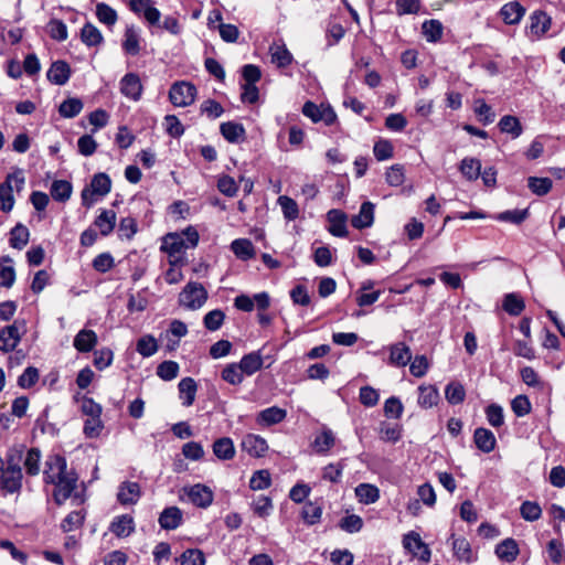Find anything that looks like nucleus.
I'll return each mask as SVG.
<instances>
[{
	"label": "nucleus",
	"instance_id": "obj_12",
	"mask_svg": "<svg viewBox=\"0 0 565 565\" xmlns=\"http://www.w3.org/2000/svg\"><path fill=\"white\" fill-rule=\"evenodd\" d=\"M120 92L131 100H138L141 94V81L135 73H128L120 79Z\"/></svg>",
	"mask_w": 565,
	"mask_h": 565
},
{
	"label": "nucleus",
	"instance_id": "obj_19",
	"mask_svg": "<svg viewBox=\"0 0 565 565\" xmlns=\"http://www.w3.org/2000/svg\"><path fill=\"white\" fill-rule=\"evenodd\" d=\"M270 61L277 67L282 68L292 63V54L284 43H273L269 46Z\"/></svg>",
	"mask_w": 565,
	"mask_h": 565
},
{
	"label": "nucleus",
	"instance_id": "obj_41",
	"mask_svg": "<svg viewBox=\"0 0 565 565\" xmlns=\"http://www.w3.org/2000/svg\"><path fill=\"white\" fill-rule=\"evenodd\" d=\"M322 507L316 502L308 501L301 511V518L307 525H315L320 522Z\"/></svg>",
	"mask_w": 565,
	"mask_h": 565
},
{
	"label": "nucleus",
	"instance_id": "obj_10",
	"mask_svg": "<svg viewBox=\"0 0 565 565\" xmlns=\"http://www.w3.org/2000/svg\"><path fill=\"white\" fill-rule=\"evenodd\" d=\"M241 447L250 457L260 458L268 451V444L265 438L256 434H247L243 437Z\"/></svg>",
	"mask_w": 565,
	"mask_h": 565
},
{
	"label": "nucleus",
	"instance_id": "obj_18",
	"mask_svg": "<svg viewBox=\"0 0 565 565\" xmlns=\"http://www.w3.org/2000/svg\"><path fill=\"white\" fill-rule=\"evenodd\" d=\"M330 223L329 232L337 237H344L348 234L347 216L340 210H330L327 214Z\"/></svg>",
	"mask_w": 565,
	"mask_h": 565
},
{
	"label": "nucleus",
	"instance_id": "obj_39",
	"mask_svg": "<svg viewBox=\"0 0 565 565\" xmlns=\"http://www.w3.org/2000/svg\"><path fill=\"white\" fill-rule=\"evenodd\" d=\"M11 264L12 258L10 256H2L0 258V286L11 288L15 281V270L13 266H6L4 264Z\"/></svg>",
	"mask_w": 565,
	"mask_h": 565
},
{
	"label": "nucleus",
	"instance_id": "obj_53",
	"mask_svg": "<svg viewBox=\"0 0 565 565\" xmlns=\"http://www.w3.org/2000/svg\"><path fill=\"white\" fill-rule=\"evenodd\" d=\"M177 561L181 565H205L204 553L199 548L185 550Z\"/></svg>",
	"mask_w": 565,
	"mask_h": 565
},
{
	"label": "nucleus",
	"instance_id": "obj_11",
	"mask_svg": "<svg viewBox=\"0 0 565 565\" xmlns=\"http://www.w3.org/2000/svg\"><path fill=\"white\" fill-rule=\"evenodd\" d=\"M185 493L191 503L199 508L210 507L214 499L213 491L207 486L201 483L185 489Z\"/></svg>",
	"mask_w": 565,
	"mask_h": 565
},
{
	"label": "nucleus",
	"instance_id": "obj_6",
	"mask_svg": "<svg viewBox=\"0 0 565 565\" xmlns=\"http://www.w3.org/2000/svg\"><path fill=\"white\" fill-rule=\"evenodd\" d=\"M25 332V321L15 320L12 324L0 330V351L11 352L19 344Z\"/></svg>",
	"mask_w": 565,
	"mask_h": 565
},
{
	"label": "nucleus",
	"instance_id": "obj_2",
	"mask_svg": "<svg viewBox=\"0 0 565 565\" xmlns=\"http://www.w3.org/2000/svg\"><path fill=\"white\" fill-rule=\"evenodd\" d=\"M25 183V178L22 169H15L6 177V180L0 183V210L4 213L10 212L14 206L13 191L20 193Z\"/></svg>",
	"mask_w": 565,
	"mask_h": 565
},
{
	"label": "nucleus",
	"instance_id": "obj_40",
	"mask_svg": "<svg viewBox=\"0 0 565 565\" xmlns=\"http://www.w3.org/2000/svg\"><path fill=\"white\" fill-rule=\"evenodd\" d=\"M24 446H14L9 448L6 454V460L3 461L4 469L8 470H22L21 461L23 460Z\"/></svg>",
	"mask_w": 565,
	"mask_h": 565
},
{
	"label": "nucleus",
	"instance_id": "obj_17",
	"mask_svg": "<svg viewBox=\"0 0 565 565\" xmlns=\"http://www.w3.org/2000/svg\"><path fill=\"white\" fill-rule=\"evenodd\" d=\"M525 14L524 7L518 1H510L505 3L501 10L500 15L507 24H518Z\"/></svg>",
	"mask_w": 565,
	"mask_h": 565
},
{
	"label": "nucleus",
	"instance_id": "obj_46",
	"mask_svg": "<svg viewBox=\"0 0 565 565\" xmlns=\"http://www.w3.org/2000/svg\"><path fill=\"white\" fill-rule=\"evenodd\" d=\"M501 132L510 134L512 138H518L522 134L520 120L510 115L503 116L498 124Z\"/></svg>",
	"mask_w": 565,
	"mask_h": 565
},
{
	"label": "nucleus",
	"instance_id": "obj_56",
	"mask_svg": "<svg viewBox=\"0 0 565 565\" xmlns=\"http://www.w3.org/2000/svg\"><path fill=\"white\" fill-rule=\"evenodd\" d=\"M224 319L225 313L221 309H214L204 316L203 323L209 331H216L222 327Z\"/></svg>",
	"mask_w": 565,
	"mask_h": 565
},
{
	"label": "nucleus",
	"instance_id": "obj_54",
	"mask_svg": "<svg viewBox=\"0 0 565 565\" xmlns=\"http://www.w3.org/2000/svg\"><path fill=\"white\" fill-rule=\"evenodd\" d=\"M553 185V181L550 178H536L530 177L527 179L529 189L536 195L547 194Z\"/></svg>",
	"mask_w": 565,
	"mask_h": 565
},
{
	"label": "nucleus",
	"instance_id": "obj_9",
	"mask_svg": "<svg viewBox=\"0 0 565 565\" xmlns=\"http://www.w3.org/2000/svg\"><path fill=\"white\" fill-rule=\"evenodd\" d=\"M403 546L414 556L427 563L430 559V550L422 541L420 535L414 531L408 532L403 537Z\"/></svg>",
	"mask_w": 565,
	"mask_h": 565
},
{
	"label": "nucleus",
	"instance_id": "obj_55",
	"mask_svg": "<svg viewBox=\"0 0 565 565\" xmlns=\"http://www.w3.org/2000/svg\"><path fill=\"white\" fill-rule=\"evenodd\" d=\"M270 484V473L266 469L255 471L249 479V488L255 491L267 489Z\"/></svg>",
	"mask_w": 565,
	"mask_h": 565
},
{
	"label": "nucleus",
	"instance_id": "obj_62",
	"mask_svg": "<svg viewBox=\"0 0 565 565\" xmlns=\"http://www.w3.org/2000/svg\"><path fill=\"white\" fill-rule=\"evenodd\" d=\"M386 182L391 186H399L405 181V171L402 164H393L385 173Z\"/></svg>",
	"mask_w": 565,
	"mask_h": 565
},
{
	"label": "nucleus",
	"instance_id": "obj_37",
	"mask_svg": "<svg viewBox=\"0 0 565 565\" xmlns=\"http://www.w3.org/2000/svg\"><path fill=\"white\" fill-rule=\"evenodd\" d=\"M30 232L23 224H17L10 231V246L21 250L29 242Z\"/></svg>",
	"mask_w": 565,
	"mask_h": 565
},
{
	"label": "nucleus",
	"instance_id": "obj_4",
	"mask_svg": "<svg viewBox=\"0 0 565 565\" xmlns=\"http://www.w3.org/2000/svg\"><path fill=\"white\" fill-rule=\"evenodd\" d=\"M207 300V291L202 284L190 281L179 294V305L189 310H198Z\"/></svg>",
	"mask_w": 565,
	"mask_h": 565
},
{
	"label": "nucleus",
	"instance_id": "obj_23",
	"mask_svg": "<svg viewBox=\"0 0 565 565\" xmlns=\"http://www.w3.org/2000/svg\"><path fill=\"white\" fill-rule=\"evenodd\" d=\"M374 222V204L371 202L362 203L358 215L353 216L351 224L358 230L370 227Z\"/></svg>",
	"mask_w": 565,
	"mask_h": 565
},
{
	"label": "nucleus",
	"instance_id": "obj_15",
	"mask_svg": "<svg viewBox=\"0 0 565 565\" xmlns=\"http://www.w3.org/2000/svg\"><path fill=\"white\" fill-rule=\"evenodd\" d=\"M22 470H8L4 469L1 479V490L6 493L19 492L22 488Z\"/></svg>",
	"mask_w": 565,
	"mask_h": 565
},
{
	"label": "nucleus",
	"instance_id": "obj_3",
	"mask_svg": "<svg viewBox=\"0 0 565 565\" xmlns=\"http://www.w3.org/2000/svg\"><path fill=\"white\" fill-rule=\"evenodd\" d=\"M143 19L148 22L153 34L158 33L159 30H166L172 35H178L181 32L180 23L174 17L167 15L161 21V12L151 4L143 3Z\"/></svg>",
	"mask_w": 565,
	"mask_h": 565
},
{
	"label": "nucleus",
	"instance_id": "obj_14",
	"mask_svg": "<svg viewBox=\"0 0 565 565\" xmlns=\"http://www.w3.org/2000/svg\"><path fill=\"white\" fill-rule=\"evenodd\" d=\"M286 416L287 412L285 409L271 406L258 413L256 423L262 427H268L281 423Z\"/></svg>",
	"mask_w": 565,
	"mask_h": 565
},
{
	"label": "nucleus",
	"instance_id": "obj_22",
	"mask_svg": "<svg viewBox=\"0 0 565 565\" xmlns=\"http://www.w3.org/2000/svg\"><path fill=\"white\" fill-rule=\"evenodd\" d=\"M551 26V18L543 11H534L530 17V33L536 38L542 36Z\"/></svg>",
	"mask_w": 565,
	"mask_h": 565
},
{
	"label": "nucleus",
	"instance_id": "obj_57",
	"mask_svg": "<svg viewBox=\"0 0 565 565\" xmlns=\"http://www.w3.org/2000/svg\"><path fill=\"white\" fill-rule=\"evenodd\" d=\"M85 519V513L81 511H73L66 515L61 523V529L64 532H72L82 526Z\"/></svg>",
	"mask_w": 565,
	"mask_h": 565
},
{
	"label": "nucleus",
	"instance_id": "obj_61",
	"mask_svg": "<svg viewBox=\"0 0 565 565\" xmlns=\"http://www.w3.org/2000/svg\"><path fill=\"white\" fill-rule=\"evenodd\" d=\"M486 416L488 423L494 427H501L504 424L503 408L498 404H490L486 408Z\"/></svg>",
	"mask_w": 565,
	"mask_h": 565
},
{
	"label": "nucleus",
	"instance_id": "obj_26",
	"mask_svg": "<svg viewBox=\"0 0 565 565\" xmlns=\"http://www.w3.org/2000/svg\"><path fill=\"white\" fill-rule=\"evenodd\" d=\"M109 531L118 537H126L134 531V519L128 515H119L113 520Z\"/></svg>",
	"mask_w": 565,
	"mask_h": 565
},
{
	"label": "nucleus",
	"instance_id": "obj_38",
	"mask_svg": "<svg viewBox=\"0 0 565 565\" xmlns=\"http://www.w3.org/2000/svg\"><path fill=\"white\" fill-rule=\"evenodd\" d=\"M459 170L467 180L475 181L481 174V162L476 158H463Z\"/></svg>",
	"mask_w": 565,
	"mask_h": 565
},
{
	"label": "nucleus",
	"instance_id": "obj_20",
	"mask_svg": "<svg viewBox=\"0 0 565 565\" xmlns=\"http://www.w3.org/2000/svg\"><path fill=\"white\" fill-rule=\"evenodd\" d=\"M183 520V513L178 507L166 508L160 516V526L164 530H174L181 525Z\"/></svg>",
	"mask_w": 565,
	"mask_h": 565
},
{
	"label": "nucleus",
	"instance_id": "obj_48",
	"mask_svg": "<svg viewBox=\"0 0 565 565\" xmlns=\"http://www.w3.org/2000/svg\"><path fill=\"white\" fill-rule=\"evenodd\" d=\"M81 39L87 46H96L103 42L100 31L92 23H86L82 28Z\"/></svg>",
	"mask_w": 565,
	"mask_h": 565
},
{
	"label": "nucleus",
	"instance_id": "obj_28",
	"mask_svg": "<svg viewBox=\"0 0 565 565\" xmlns=\"http://www.w3.org/2000/svg\"><path fill=\"white\" fill-rule=\"evenodd\" d=\"M244 374L250 376L263 367V356L259 351L245 354L239 361Z\"/></svg>",
	"mask_w": 565,
	"mask_h": 565
},
{
	"label": "nucleus",
	"instance_id": "obj_13",
	"mask_svg": "<svg viewBox=\"0 0 565 565\" xmlns=\"http://www.w3.org/2000/svg\"><path fill=\"white\" fill-rule=\"evenodd\" d=\"M47 79L55 85H64L71 77V67L65 61H55L51 64L47 73Z\"/></svg>",
	"mask_w": 565,
	"mask_h": 565
},
{
	"label": "nucleus",
	"instance_id": "obj_59",
	"mask_svg": "<svg viewBox=\"0 0 565 565\" xmlns=\"http://www.w3.org/2000/svg\"><path fill=\"white\" fill-rule=\"evenodd\" d=\"M96 15L99 20V22L113 25L117 21V13L116 11L109 7L108 4L100 2L96 6Z\"/></svg>",
	"mask_w": 565,
	"mask_h": 565
},
{
	"label": "nucleus",
	"instance_id": "obj_29",
	"mask_svg": "<svg viewBox=\"0 0 565 565\" xmlns=\"http://www.w3.org/2000/svg\"><path fill=\"white\" fill-rule=\"evenodd\" d=\"M116 224V213L113 210H102L100 214L95 218L94 225L99 230L103 236L109 235Z\"/></svg>",
	"mask_w": 565,
	"mask_h": 565
},
{
	"label": "nucleus",
	"instance_id": "obj_25",
	"mask_svg": "<svg viewBox=\"0 0 565 565\" xmlns=\"http://www.w3.org/2000/svg\"><path fill=\"white\" fill-rule=\"evenodd\" d=\"M179 397L183 406H191L194 403L196 395V383L192 377H184L179 382Z\"/></svg>",
	"mask_w": 565,
	"mask_h": 565
},
{
	"label": "nucleus",
	"instance_id": "obj_42",
	"mask_svg": "<svg viewBox=\"0 0 565 565\" xmlns=\"http://www.w3.org/2000/svg\"><path fill=\"white\" fill-rule=\"evenodd\" d=\"M122 50L129 55H137L139 52V38L134 25L127 26L125 31Z\"/></svg>",
	"mask_w": 565,
	"mask_h": 565
},
{
	"label": "nucleus",
	"instance_id": "obj_64",
	"mask_svg": "<svg viewBox=\"0 0 565 565\" xmlns=\"http://www.w3.org/2000/svg\"><path fill=\"white\" fill-rule=\"evenodd\" d=\"M520 513L524 520L533 522L541 518L542 510L536 502L525 501L520 508Z\"/></svg>",
	"mask_w": 565,
	"mask_h": 565
},
{
	"label": "nucleus",
	"instance_id": "obj_50",
	"mask_svg": "<svg viewBox=\"0 0 565 565\" xmlns=\"http://www.w3.org/2000/svg\"><path fill=\"white\" fill-rule=\"evenodd\" d=\"M83 109V102L79 98H67L58 107V113L64 118H73Z\"/></svg>",
	"mask_w": 565,
	"mask_h": 565
},
{
	"label": "nucleus",
	"instance_id": "obj_34",
	"mask_svg": "<svg viewBox=\"0 0 565 565\" xmlns=\"http://www.w3.org/2000/svg\"><path fill=\"white\" fill-rule=\"evenodd\" d=\"M495 554L502 561H505L508 563L513 562L519 554V547L516 542L513 539H505L504 541L497 545Z\"/></svg>",
	"mask_w": 565,
	"mask_h": 565
},
{
	"label": "nucleus",
	"instance_id": "obj_1",
	"mask_svg": "<svg viewBox=\"0 0 565 565\" xmlns=\"http://www.w3.org/2000/svg\"><path fill=\"white\" fill-rule=\"evenodd\" d=\"M45 483L54 484L53 498L61 505L76 488L77 476L73 470H67L66 459L61 455L49 456L43 471Z\"/></svg>",
	"mask_w": 565,
	"mask_h": 565
},
{
	"label": "nucleus",
	"instance_id": "obj_16",
	"mask_svg": "<svg viewBox=\"0 0 565 565\" xmlns=\"http://www.w3.org/2000/svg\"><path fill=\"white\" fill-rule=\"evenodd\" d=\"M412 360V352L404 342H397L390 347V363L394 366H406Z\"/></svg>",
	"mask_w": 565,
	"mask_h": 565
},
{
	"label": "nucleus",
	"instance_id": "obj_5",
	"mask_svg": "<svg viewBox=\"0 0 565 565\" xmlns=\"http://www.w3.org/2000/svg\"><path fill=\"white\" fill-rule=\"evenodd\" d=\"M111 180L106 173H97L93 177L88 186L82 191V204L90 207L96 202V195L105 196L110 192Z\"/></svg>",
	"mask_w": 565,
	"mask_h": 565
},
{
	"label": "nucleus",
	"instance_id": "obj_35",
	"mask_svg": "<svg viewBox=\"0 0 565 565\" xmlns=\"http://www.w3.org/2000/svg\"><path fill=\"white\" fill-rule=\"evenodd\" d=\"M140 495V487L137 482H125L120 487L117 498L121 504L136 503Z\"/></svg>",
	"mask_w": 565,
	"mask_h": 565
},
{
	"label": "nucleus",
	"instance_id": "obj_63",
	"mask_svg": "<svg viewBox=\"0 0 565 565\" xmlns=\"http://www.w3.org/2000/svg\"><path fill=\"white\" fill-rule=\"evenodd\" d=\"M252 507L255 514L259 518H267L273 510V502L269 497L259 495L254 499Z\"/></svg>",
	"mask_w": 565,
	"mask_h": 565
},
{
	"label": "nucleus",
	"instance_id": "obj_44",
	"mask_svg": "<svg viewBox=\"0 0 565 565\" xmlns=\"http://www.w3.org/2000/svg\"><path fill=\"white\" fill-rule=\"evenodd\" d=\"M41 451L38 448H31L23 455V463L26 473L30 476H36L40 472Z\"/></svg>",
	"mask_w": 565,
	"mask_h": 565
},
{
	"label": "nucleus",
	"instance_id": "obj_36",
	"mask_svg": "<svg viewBox=\"0 0 565 565\" xmlns=\"http://www.w3.org/2000/svg\"><path fill=\"white\" fill-rule=\"evenodd\" d=\"M97 342V335L93 330H81L75 339L74 347L79 352L90 351Z\"/></svg>",
	"mask_w": 565,
	"mask_h": 565
},
{
	"label": "nucleus",
	"instance_id": "obj_33",
	"mask_svg": "<svg viewBox=\"0 0 565 565\" xmlns=\"http://www.w3.org/2000/svg\"><path fill=\"white\" fill-rule=\"evenodd\" d=\"M220 130L222 136L228 142H239L241 140H244L245 129L242 124L234 121L223 122L221 124Z\"/></svg>",
	"mask_w": 565,
	"mask_h": 565
},
{
	"label": "nucleus",
	"instance_id": "obj_43",
	"mask_svg": "<svg viewBox=\"0 0 565 565\" xmlns=\"http://www.w3.org/2000/svg\"><path fill=\"white\" fill-rule=\"evenodd\" d=\"M244 375L239 363L227 364L221 373V377L231 385H239L244 381Z\"/></svg>",
	"mask_w": 565,
	"mask_h": 565
},
{
	"label": "nucleus",
	"instance_id": "obj_32",
	"mask_svg": "<svg viewBox=\"0 0 565 565\" xmlns=\"http://www.w3.org/2000/svg\"><path fill=\"white\" fill-rule=\"evenodd\" d=\"M231 249L234 255L242 260H248L255 256L254 245L247 238L234 239L231 244Z\"/></svg>",
	"mask_w": 565,
	"mask_h": 565
},
{
	"label": "nucleus",
	"instance_id": "obj_60",
	"mask_svg": "<svg viewBox=\"0 0 565 565\" xmlns=\"http://www.w3.org/2000/svg\"><path fill=\"white\" fill-rule=\"evenodd\" d=\"M179 364L174 361H164L157 367V375L163 381H171L178 376Z\"/></svg>",
	"mask_w": 565,
	"mask_h": 565
},
{
	"label": "nucleus",
	"instance_id": "obj_45",
	"mask_svg": "<svg viewBox=\"0 0 565 565\" xmlns=\"http://www.w3.org/2000/svg\"><path fill=\"white\" fill-rule=\"evenodd\" d=\"M277 203L279 204L282 215L287 221H295L299 216V207L294 199L287 195H280L277 199Z\"/></svg>",
	"mask_w": 565,
	"mask_h": 565
},
{
	"label": "nucleus",
	"instance_id": "obj_58",
	"mask_svg": "<svg viewBox=\"0 0 565 565\" xmlns=\"http://www.w3.org/2000/svg\"><path fill=\"white\" fill-rule=\"evenodd\" d=\"M182 455L189 460L199 461L204 457L205 451L200 443L188 441L182 446Z\"/></svg>",
	"mask_w": 565,
	"mask_h": 565
},
{
	"label": "nucleus",
	"instance_id": "obj_21",
	"mask_svg": "<svg viewBox=\"0 0 565 565\" xmlns=\"http://www.w3.org/2000/svg\"><path fill=\"white\" fill-rule=\"evenodd\" d=\"M473 440L477 448L486 454L494 450L497 445V439L494 434L487 428H477L473 434Z\"/></svg>",
	"mask_w": 565,
	"mask_h": 565
},
{
	"label": "nucleus",
	"instance_id": "obj_30",
	"mask_svg": "<svg viewBox=\"0 0 565 565\" xmlns=\"http://www.w3.org/2000/svg\"><path fill=\"white\" fill-rule=\"evenodd\" d=\"M354 491L359 502L363 504H372L380 499V489L371 483H360Z\"/></svg>",
	"mask_w": 565,
	"mask_h": 565
},
{
	"label": "nucleus",
	"instance_id": "obj_31",
	"mask_svg": "<svg viewBox=\"0 0 565 565\" xmlns=\"http://www.w3.org/2000/svg\"><path fill=\"white\" fill-rule=\"evenodd\" d=\"M422 33L427 42L436 43L444 34V26L439 20H426L422 25Z\"/></svg>",
	"mask_w": 565,
	"mask_h": 565
},
{
	"label": "nucleus",
	"instance_id": "obj_27",
	"mask_svg": "<svg viewBox=\"0 0 565 565\" xmlns=\"http://www.w3.org/2000/svg\"><path fill=\"white\" fill-rule=\"evenodd\" d=\"M418 405L423 408H431L439 401V392L434 385H420L418 387Z\"/></svg>",
	"mask_w": 565,
	"mask_h": 565
},
{
	"label": "nucleus",
	"instance_id": "obj_7",
	"mask_svg": "<svg viewBox=\"0 0 565 565\" xmlns=\"http://www.w3.org/2000/svg\"><path fill=\"white\" fill-rule=\"evenodd\" d=\"M196 87L188 82L174 83L169 92L171 103L178 107H185L194 102Z\"/></svg>",
	"mask_w": 565,
	"mask_h": 565
},
{
	"label": "nucleus",
	"instance_id": "obj_52",
	"mask_svg": "<svg viewBox=\"0 0 565 565\" xmlns=\"http://www.w3.org/2000/svg\"><path fill=\"white\" fill-rule=\"evenodd\" d=\"M452 539V550L456 557L460 561L469 562L471 559V548L469 542L465 537Z\"/></svg>",
	"mask_w": 565,
	"mask_h": 565
},
{
	"label": "nucleus",
	"instance_id": "obj_24",
	"mask_svg": "<svg viewBox=\"0 0 565 565\" xmlns=\"http://www.w3.org/2000/svg\"><path fill=\"white\" fill-rule=\"evenodd\" d=\"M215 457L220 460H231L235 457V446L230 437L216 439L212 445Z\"/></svg>",
	"mask_w": 565,
	"mask_h": 565
},
{
	"label": "nucleus",
	"instance_id": "obj_51",
	"mask_svg": "<svg viewBox=\"0 0 565 565\" xmlns=\"http://www.w3.org/2000/svg\"><path fill=\"white\" fill-rule=\"evenodd\" d=\"M524 301L516 294H508L503 300V309L511 316H519L524 310Z\"/></svg>",
	"mask_w": 565,
	"mask_h": 565
},
{
	"label": "nucleus",
	"instance_id": "obj_49",
	"mask_svg": "<svg viewBox=\"0 0 565 565\" xmlns=\"http://www.w3.org/2000/svg\"><path fill=\"white\" fill-rule=\"evenodd\" d=\"M445 397L449 404L458 405L465 401L466 391L462 384L458 382L449 383L445 388Z\"/></svg>",
	"mask_w": 565,
	"mask_h": 565
},
{
	"label": "nucleus",
	"instance_id": "obj_8",
	"mask_svg": "<svg viewBox=\"0 0 565 565\" xmlns=\"http://www.w3.org/2000/svg\"><path fill=\"white\" fill-rule=\"evenodd\" d=\"M162 249L168 253V257L173 263H184L185 246L184 235L181 233H170L166 235L162 242Z\"/></svg>",
	"mask_w": 565,
	"mask_h": 565
},
{
	"label": "nucleus",
	"instance_id": "obj_47",
	"mask_svg": "<svg viewBox=\"0 0 565 565\" xmlns=\"http://www.w3.org/2000/svg\"><path fill=\"white\" fill-rule=\"evenodd\" d=\"M72 194V184L65 180H55L51 185V195L55 201L66 202Z\"/></svg>",
	"mask_w": 565,
	"mask_h": 565
}]
</instances>
